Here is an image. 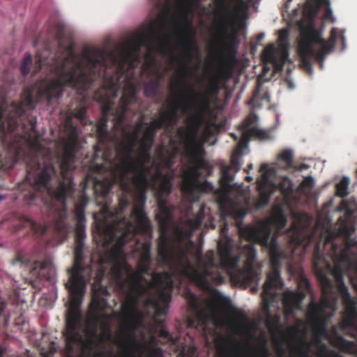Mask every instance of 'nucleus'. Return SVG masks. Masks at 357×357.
<instances>
[{
    "instance_id": "obj_29",
    "label": "nucleus",
    "mask_w": 357,
    "mask_h": 357,
    "mask_svg": "<svg viewBox=\"0 0 357 357\" xmlns=\"http://www.w3.org/2000/svg\"><path fill=\"white\" fill-rule=\"evenodd\" d=\"M229 38L230 40V42L228 45V49L229 50V54L228 56V58L225 63V68L224 70L225 74L230 77L232 75L233 73V66L236 63L237 60L236 57V50L234 49L231 45V43L234 42L236 39V31H234V33L230 36H229Z\"/></svg>"
},
{
    "instance_id": "obj_18",
    "label": "nucleus",
    "mask_w": 357,
    "mask_h": 357,
    "mask_svg": "<svg viewBox=\"0 0 357 357\" xmlns=\"http://www.w3.org/2000/svg\"><path fill=\"white\" fill-rule=\"evenodd\" d=\"M13 265H20L26 268L33 275L40 274V271L47 267L46 261L37 259L34 256L22 251L17 252L15 257L12 260Z\"/></svg>"
},
{
    "instance_id": "obj_9",
    "label": "nucleus",
    "mask_w": 357,
    "mask_h": 357,
    "mask_svg": "<svg viewBox=\"0 0 357 357\" xmlns=\"http://www.w3.org/2000/svg\"><path fill=\"white\" fill-rule=\"evenodd\" d=\"M290 168V149H286L278 155L277 162L271 165L262 164L260 167L261 172V178L257 181V188L259 197L257 202V207L261 208L268 204L271 194L275 190H278L284 201L286 205H290V179L284 176L276 181V178L280 169Z\"/></svg>"
},
{
    "instance_id": "obj_12",
    "label": "nucleus",
    "mask_w": 357,
    "mask_h": 357,
    "mask_svg": "<svg viewBox=\"0 0 357 357\" xmlns=\"http://www.w3.org/2000/svg\"><path fill=\"white\" fill-rule=\"evenodd\" d=\"M196 112L195 114L189 117L188 121V142L187 144V149H193L197 146H202L201 143H198L197 136L199 130L203 124H205L204 130V141L206 142L208 137L213 135L212 127H215V123L210 121L206 120V114L209 113L210 110L203 109L200 105L195 103H191Z\"/></svg>"
},
{
    "instance_id": "obj_33",
    "label": "nucleus",
    "mask_w": 357,
    "mask_h": 357,
    "mask_svg": "<svg viewBox=\"0 0 357 357\" xmlns=\"http://www.w3.org/2000/svg\"><path fill=\"white\" fill-rule=\"evenodd\" d=\"M218 6L225 13L221 20V24L223 29L226 31L230 25V20L232 17L231 4L229 0H218Z\"/></svg>"
},
{
    "instance_id": "obj_52",
    "label": "nucleus",
    "mask_w": 357,
    "mask_h": 357,
    "mask_svg": "<svg viewBox=\"0 0 357 357\" xmlns=\"http://www.w3.org/2000/svg\"><path fill=\"white\" fill-rule=\"evenodd\" d=\"M291 220L293 219H295L296 217V213L294 211L293 208L291 207ZM296 229V225L294 222L291 221V245L294 243L295 236H294V231Z\"/></svg>"
},
{
    "instance_id": "obj_50",
    "label": "nucleus",
    "mask_w": 357,
    "mask_h": 357,
    "mask_svg": "<svg viewBox=\"0 0 357 357\" xmlns=\"http://www.w3.org/2000/svg\"><path fill=\"white\" fill-rule=\"evenodd\" d=\"M250 139H245L243 137V124L242 125V139L241 141L239 142V144H238V146L236 148V154H241V151L246 149L248 147V142L250 140Z\"/></svg>"
},
{
    "instance_id": "obj_24",
    "label": "nucleus",
    "mask_w": 357,
    "mask_h": 357,
    "mask_svg": "<svg viewBox=\"0 0 357 357\" xmlns=\"http://www.w3.org/2000/svg\"><path fill=\"white\" fill-rule=\"evenodd\" d=\"M204 218V206H202L199 211L197 213L195 218L188 219L184 222V226L186 227L187 231H184L183 227H176V231L181 237L183 236H191L195 230L198 229L202 222Z\"/></svg>"
},
{
    "instance_id": "obj_36",
    "label": "nucleus",
    "mask_w": 357,
    "mask_h": 357,
    "mask_svg": "<svg viewBox=\"0 0 357 357\" xmlns=\"http://www.w3.org/2000/svg\"><path fill=\"white\" fill-rule=\"evenodd\" d=\"M271 219L279 228H283L287 223V219L284 211L280 206H276L273 208V214Z\"/></svg>"
},
{
    "instance_id": "obj_45",
    "label": "nucleus",
    "mask_w": 357,
    "mask_h": 357,
    "mask_svg": "<svg viewBox=\"0 0 357 357\" xmlns=\"http://www.w3.org/2000/svg\"><path fill=\"white\" fill-rule=\"evenodd\" d=\"M349 183V179L344 177L336 185L337 195L339 197H345L348 195L347 189Z\"/></svg>"
},
{
    "instance_id": "obj_37",
    "label": "nucleus",
    "mask_w": 357,
    "mask_h": 357,
    "mask_svg": "<svg viewBox=\"0 0 357 357\" xmlns=\"http://www.w3.org/2000/svg\"><path fill=\"white\" fill-rule=\"evenodd\" d=\"M336 345L343 352L348 354L355 353L356 343L349 341L341 336L337 337Z\"/></svg>"
},
{
    "instance_id": "obj_7",
    "label": "nucleus",
    "mask_w": 357,
    "mask_h": 357,
    "mask_svg": "<svg viewBox=\"0 0 357 357\" xmlns=\"http://www.w3.org/2000/svg\"><path fill=\"white\" fill-rule=\"evenodd\" d=\"M320 0H307L304 8L303 15L306 22H299L300 41L298 54L300 57V66L306 72L312 71V61L322 62L326 55L333 49L335 38L332 37L329 41L322 38V31L315 26L314 20L320 8Z\"/></svg>"
},
{
    "instance_id": "obj_59",
    "label": "nucleus",
    "mask_w": 357,
    "mask_h": 357,
    "mask_svg": "<svg viewBox=\"0 0 357 357\" xmlns=\"http://www.w3.org/2000/svg\"><path fill=\"white\" fill-rule=\"evenodd\" d=\"M319 248H320V245L318 243L316 244V245L314 247V259H319L321 258V255L319 253Z\"/></svg>"
},
{
    "instance_id": "obj_49",
    "label": "nucleus",
    "mask_w": 357,
    "mask_h": 357,
    "mask_svg": "<svg viewBox=\"0 0 357 357\" xmlns=\"http://www.w3.org/2000/svg\"><path fill=\"white\" fill-rule=\"evenodd\" d=\"M320 282L322 285L323 292L326 293L327 289H330L331 287V280L323 273H320L319 275Z\"/></svg>"
},
{
    "instance_id": "obj_5",
    "label": "nucleus",
    "mask_w": 357,
    "mask_h": 357,
    "mask_svg": "<svg viewBox=\"0 0 357 357\" xmlns=\"http://www.w3.org/2000/svg\"><path fill=\"white\" fill-rule=\"evenodd\" d=\"M82 195L74 209L75 218L77 221L75 229L74 264L69 271V284H66L70 294V307L66 319V331L64 333L66 349L68 353L74 350V345L81 339L79 332L82 321L80 310L82 299L86 291V279L83 275L84 250L86 238V217L85 208L89 198L86 190L90 186L86 185L84 189V181L81 183Z\"/></svg>"
},
{
    "instance_id": "obj_46",
    "label": "nucleus",
    "mask_w": 357,
    "mask_h": 357,
    "mask_svg": "<svg viewBox=\"0 0 357 357\" xmlns=\"http://www.w3.org/2000/svg\"><path fill=\"white\" fill-rule=\"evenodd\" d=\"M32 64V56L29 53H26L24 56L22 63L20 66V72L24 75L26 76L30 72V66Z\"/></svg>"
},
{
    "instance_id": "obj_16",
    "label": "nucleus",
    "mask_w": 357,
    "mask_h": 357,
    "mask_svg": "<svg viewBox=\"0 0 357 357\" xmlns=\"http://www.w3.org/2000/svg\"><path fill=\"white\" fill-rule=\"evenodd\" d=\"M175 98L176 100L171 101L169 103L167 110L160 112V114L170 126L176 123L178 120V109H182L184 112L191 107L190 97L186 96L183 89L175 93Z\"/></svg>"
},
{
    "instance_id": "obj_43",
    "label": "nucleus",
    "mask_w": 357,
    "mask_h": 357,
    "mask_svg": "<svg viewBox=\"0 0 357 357\" xmlns=\"http://www.w3.org/2000/svg\"><path fill=\"white\" fill-rule=\"evenodd\" d=\"M261 84L258 82L257 85L253 92V95L252 98L249 101V104H254L255 102L257 101L258 100H267L268 102L270 101V96L268 92H265L262 96H261Z\"/></svg>"
},
{
    "instance_id": "obj_17",
    "label": "nucleus",
    "mask_w": 357,
    "mask_h": 357,
    "mask_svg": "<svg viewBox=\"0 0 357 357\" xmlns=\"http://www.w3.org/2000/svg\"><path fill=\"white\" fill-rule=\"evenodd\" d=\"M342 290L344 312L340 324L342 330H347L354 327L357 320V299L350 295L348 289L344 284Z\"/></svg>"
},
{
    "instance_id": "obj_39",
    "label": "nucleus",
    "mask_w": 357,
    "mask_h": 357,
    "mask_svg": "<svg viewBox=\"0 0 357 357\" xmlns=\"http://www.w3.org/2000/svg\"><path fill=\"white\" fill-rule=\"evenodd\" d=\"M214 190L213 185L207 181H204L203 182H197L195 183V188L191 192H186L187 194L194 195L198 193H210L213 192Z\"/></svg>"
},
{
    "instance_id": "obj_25",
    "label": "nucleus",
    "mask_w": 357,
    "mask_h": 357,
    "mask_svg": "<svg viewBox=\"0 0 357 357\" xmlns=\"http://www.w3.org/2000/svg\"><path fill=\"white\" fill-rule=\"evenodd\" d=\"M119 346L123 349V357H135V350L142 349V345L137 342L133 333L121 337Z\"/></svg>"
},
{
    "instance_id": "obj_64",
    "label": "nucleus",
    "mask_w": 357,
    "mask_h": 357,
    "mask_svg": "<svg viewBox=\"0 0 357 357\" xmlns=\"http://www.w3.org/2000/svg\"><path fill=\"white\" fill-rule=\"evenodd\" d=\"M233 343H234V345L235 346V350H236V353L239 354V352H240L239 343L236 340H233Z\"/></svg>"
},
{
    "instance_id": "obj_26",
    "label": "nucleus",
    "mask_w": 357,
    "mask_h": 357,
    "mask_svg": "<svg viewBox=\"0 0 357 357\" xmlns=\"http://www.w3.org/2000/svg\"><path fill=\"white\" fill-rule=\"evenodd\" d=\"M170 126L167 123V122H166L164 117L160 113V116L158 119L152 121L148 125V126L146 127L142 137L152 142H155V138L158 130L162 128L167 129Z\"/></svg>"
},
{
    "instance_id": "obj_40",
    "label": "nucleus",
    "mask_w": 357,
    "mask_h": 357,
    "mask_svg": "<svg viewBox=\"0 0 357 357\" xmlns=\"http://www.w3.org/2000/svg\"><path fill=\"white\" fill-rule=\"evenodd\" d=\"M263 245L268 248L270 259H280L282 258V253L279 250V246L275 238H271L269 237L268 243Z\"/></svg>"
},
{
    "instance_id": "obj_13",
    "label": "nucleus",
    "mask_w": 357,
    "mask_h": 357,
    "mask_svg": "<svg viewBox=\"0 0 357 357\" xmlns=\"http://www.w3.org/2000/svg\"><path fill=\"white\" fill-rule=\"evenodd\" d=\"M187 150L190 161L193 166L185 173L181 188L184 192H191L201 176L199 169L206 168L207 162L203 158L205 151L202 146H197Z\"/></svg>"
},
{
    "instance_id": "obj_41",
    "label": "nucleus",
    "mask_w": 357,
    "mask_h": 357,
    "mask_svg": "<svg viewBox=\"0 0 357 357\" xmlns=\"http://www.w3.org/2000/svg\"><path fill=\"white\" fill-rule=\"evenodd\" d=\"M185 297L187 300L189 307L193 310H199L200 308V302L195 294L187 289L185 291Z\"/></svg>"
},
{
    "instance_id": "obj_28",
    "label": "nucleus",
    "mask_w": 357,
    "mask_h": 357,
    "mask_svg": "<svg viewBox=\"0 0 357 357\" xmlns=\"http://www.w3.org/2000/svg\"><path fill=\"white\" fill-rule=\"evenodd\" d=\"M300 337L298 341L297 351L300 357H310L312 342L308 338V330L303 328L300 330Z\"/></svg>"
},
{
    "instance_id": "obj_8",
    "label": "nucleus",
    "mask_w": 357,
    "mask_h": 357,
    "mask_svg": "<svg viewBox=\"0 0 357 357\" xmlns=\"http://www.w3.org/2000/svg\"><path fill=\"white\" fill-rule=\"evenodd\" d=\"M172 177L168 174H164L160 171L149 178L148 185L144 191L140 189L133 188V192H137L136 204L133 206L130 216L135 220V224L139 227L143 231H149L151 225L144 209L146 203V194L149 188L155 191L158 213L156 215V220L158 222L160 228L165 234L168 231L173 222V212L174 207L169 204L167 197L172 191Z\"/></svg>"
},
{
    "instance_id": "obj_30",
    "label": "nucleus",
    "mask_w": 357,
    "mask_h": 357,
    "mask_svg": "<svg viewBox=\"0 0 357 357\" xmlns=\"http://www.w3.org/2000/svg\"><path fill=\"white\" fill-rule=\"evenodd\" d=\"M49 49L45 48L41 52H38L36 55L35 70L33 73L36 74L39 72L43 65H52L53 61L50 59L49 57L51 54Z\"/></svg>"
},
{
    "instance_id": "obj_47",
    "label": "nucleus",
    "mask_w": 357,
    "mask_h": 357,
    "mask_svg": "<svg viewBox=\"0 0 357 357\" xmlns=\"http://www.w3.org/2000/svg\"><path fill=\"white\" fill-rule=\"evenodd\" d=\"M236 5L234 7V13L236 15H244L248 9V4L244 0H236Z\"/></svg>"
},
{
    "instance_id": "obj_48",
    "label": "nucleus",
    "mask_w": 357,
    "mask_h": 357,
    "mask_svg": "<svg viewBox=\"0 0 357 357\" xmlns=\"http://www.w3.org/2000/svg\"><path fill=\"white\" fill-rule=\"evenodd\" d=\"M284 314L287 321L289 320L290 317V290L286 289L284 293Z\"/></svg>"
},
{
    "instance_id": "obj_57",
    "label": "nucleus",
    "mask_w": 357,
    "mask_h": 357,
    "mask_svg": "<svg viewBox=\"0 0 357 357\" xmlns=\"http://www.w3.org/2000/svg\"><path fill=\"white\" fill-rule=\"evenodd\" d=\"M258 357H270L269 349L266 347H264L261 349Z\"/></svg>"
},
{
    "instance_id": "obj_38",
    "label": "nucleus",
    "mask_w": 357,
    "mask_h": 357,
    "mask_svg": "<svg viewBox=\"0 0 357 357\" xmlns=\"http://www.w3.org/2000/svg\"><path fill=\"white\" fill-rule=\"evenodd\" d=\"M142 253L139 257L138 264L146 265L151 267V243L149 242H145L142 246Z\"/></svg>"
},
{
    "instance_id": "obj_35",
    "label": "nucleus",
    "mask_w": 357,
    "mask_h": 357,
    "mask_svg": "<svg viewBox=\"0 0 357 357\" xmlns=\"http://www.w3.org/2000/svg\"><path fill=\"white\" fill-rule=\"evenodd\" d=\"M233 176L229 173V168L226 167L222 170L220 178V188L225 193H229L232 190L231 184L233 181Z\"/></svg>"
},
{
    "instance_id": "obj_20",
    "label": "nucleus",
    "mask_w": 357,
    "mask_h": 357,
    "mask_svg": "<svg viewBox=\"0 0 357 357\" xmlns=\"http://www.w3.org/2000/svg\"><path fill=\"white\" fill-rule=\"evenodd\" d=\"M183 31L188 37L181 39L178 43V46L183 50L184 56L188 62H189L192 59L193 52L198 50L197 43L195 39V31L192 27L191 21L186 20L183 27Z\"/></svg>"
},
{
    "instance_id": "obj_54",
    "label": "nucleus",
    "mask_w": 357,
    "mask_h": 357,
    "mask_svg": "<svg viewBox=\"0 0 357 357\" xmlns=\"http://www.w3.org/2000/svg\"><path fill=\"white\" fill-rule=\"evenodd\" d=\"M149 357H164L162 349L160 347L153 349Z\"/></svg>"
},
{
    "instance_id": "obj_32",
    "label": "nucleus",
    "mask_w": 357,
    "mask_h": 357,
    "mask_svg": "<svg viewBox=\"0 0 357 357\" xmlns=\"http://www.w3.org/2000/svg\"><path fill=\"white\" fill-rule=\"evenodd\" d=\"M161 75L154 79L146 82L144 85V94L147 98L156 97L160 88Z\"/></svg>"
},
{
    "instance_id": "obj_27",
    "label": "nucleus",
    "mask_w": 357,
    "mask_h": 357,
    "mask_svg": "<svg viewBox=\"0 0 357 357\" xmlns=\"http://www.w3.org/2000/svg\"><path fill=\"white\" fill-rule=\"evenodd\" d=\"M241 236L250 242H257L261 245H266L269 241V234L261 236V231L253 227H246L241 229Z\"/></svg>"
},
{
    "instance_id": "obj_53",
    "label": "nucleus",
    "mask_w": 357,
    "mask_h": 357,
    "mask_svg": "<svg viewBox=\"0 0 357 357\" xmlns=\"http://www.w3.org/2000/svg\"><path fill=\"white\" fill-rule=\"evenodd\" d=\"M159 335H160V337H161L167 340H171L172 338L171 334L164 327H162L160 328V330L159 331Z\"/></svg>"
},
{
    "instance_id": "obj_14",
    "label": "nucleus",
    "mask_w": 357,
    "mask_h": 357,
    "mask_svg": "<svg viewBox=\"0 0 357 357\" xmlns=\"http://www.w3.org/2000/svg\"><path fill=\"white\" fill-rule=\"evenodd\" d=\"M270 264L271 271L267 274V278L261 293L263 310L266 313H268L271 303L273 301L276 296V294L273 291V289L281 290L284 285L280 273V259H270Z\"/></svg>"
},
{
    "instance_id": "obj_60",
    "label": "nucleus",
    "mask_w": 357,
    "mask_h": 357,
    "mask_svg": "<svg viewBox=\"0 0 357 357\" xmlns=\"http://www.w3.org/2000/svg\"><path fill=\"white\" fill-rule=\"evenodd\" d=\"M324 17H325V19L331 20L332 22L334 21L333 17L332 10L330 8H328L326 9L325 14H324Z\"/></svg>"
},
{
    "instance_id": "obj_44",
    "label": "nucleus",
    "mask_w": 357,
    "mask_h": 357,
    "mask_svg": "<svg viewBox=\"0 0 357 357\" xmlns=\"http://www.w3.org/2000/svg\"><path fill=\"white\" fill-rule=\"evenodd\" d=\"M146 66L149 68L155 62V49L151 42L146 47V52L144 54Z\"/></svg>"
},
{
    "instance_id": "obj_15",
    "label": "nucleus",
    "mask_w": 357,
    "mask_h": 357,
    "mask_svg": "<svg viewBox=\"0 0 357 357\" xmlns=\"http://www.w3.org/2000/svg\"><path fill=\"white\" fill-rule=\"evenodd\" d=\"M220 88V82L217 77L211 78L207 87L201 93L195 92L194 88L190 87L188 89L191 95L190 102L199 105L204 109L210 110L211 102L218 97Z\"/></svg>"
},
{
    "instance_id": "obj_56",
    "label": "nucleus",
    "mask_w": 357,
    "mask_h": 357,
    "mask_svg": "<svg viewBox=\"0 0 357 357\" xmlns=\"http://www.w3.org/2000/svg\"><path fill=\"white\" fill-rule=\"evenodd\" d=\"M248 252H249L248 260L250 261V262H252V261L255 259V258L256 257V251L252 248V245H249Z\"/></svg>"
},
{
    "instance_id": "obj_23",
    "label": "nucleus",
    "mask_w": 357,
    "mask_h": 357,
    "mask_svg": "<svg viewBox=\"0 0 357 357\" xmlns=\"http://www.w3.org/2000/svg\"><path fill=\"white\" fill-rule=\"evenodd\" d=\"M109 292L106 287L101 286L98 289L93 291L92 301L90 309L99 321V316L108 306L107 299L102 295H108Z\"/></svg>"
},
{
    "instance_id": "obj_42",
    "label": "nucleus",
    "mask_w": 357,
    "mask_h": 357,
    "mask_svg": "<svg viewBox=\"0 0 357 357\" xmlns=\"http://www.w3.org/2000/svg\"><path fill=\"white\" fill-rule=\"evenodd\" d=\"M314 185V180L312 176H308L304 178L298 186V190L304 195H308Z\"/></svg>"
},
{
    "instance_id": "obj_6",
    "label": "nucleus",
    "mask_w": 357,
    "mask_h": 357,
    "mask_svg": "<svg viewBox=\"0 0 357 357\" xmlns=\"http://www.w3.org/2000/svg\"><path fill=\"white\" fill-rule=\"evenodd\" d=\"M101 83L100 89L94 93V100L101 104V118L97 126L98 144L94 146V153L90 163V171L88 175L100 177L114 156L116 151L109 149L106 142L109 137L107 130V121L110 116L114 121V126L116 129L124 130L126 114L129 106L137 102V89L132 83H127L123 93L120 99L119 105L114 108V99L116 98L118 92L114 96L109 89L107 81L97 79Z\"/></svg>"
},
{
    "instance_id": "obj_1",
    "label": "nucleus",
    "mask_w": 357,
    "mask_h": 357,
    "mask_svg": "<svg viewBox=\"0 0 357 357\" xmlns=\"http://www.w3.org/2000/svg\"><path fill=\"white\" fill-rule=\"evenodd\" d=\"M65 73L63 62L57 79L41 80L25 87L20 102L8 104L2 96L0 100V169L12 167L20 160L25 162L26 176L19 183L18 189L26 204H35L41 192L45 191L61 204L62 208L54 221L55 229L59 233L68 231L66 200L73 197L75 191L72 172L78 149V135L71 121L73 118L84 121L86 107L79 103L68 112L66 125L70 128V133L59 165L63 181L55 189L50 187V183L57 176V170L50 158V151L43 144V137L36 130V118L22 117L26 110L33 109L40 101L45 100L49 106L56 103L65 86L76 89L80 93L90 90L70 84L63 79Z\"/></svg>"
},
{
    "instance_id": "obj_11",
    "label": "nucleus",
    "mask_w": 357,
    "mask_h": 357,
    "mask_svg": "<svg viewBox=\"0 0 357 357\" xmlns=\"http://www.w3.org/2000/svg\"><path fill=\"white\" fill-rule=\"evenodd\" d=\"M282 15L286 20L287 27L285 29L280 31L278 47H276L274 44H269L264 48L261 54L262 61L266 63L272 64L275 73H280L283 70L284 63L288 59L289 50L288 38L290 29V14L287 10H282Z\"/></svg>"
},
{
    "instance_id": "obj_62",
    "label": "nucleus",
    "mask_w": 357,
    "mask_h": 357,
    "mask_svg": "<svg viewBox=\"0 0 357 357\" xmlns=\"http://www.w3.org/2000/svg\"><path fill=\"white\" fill-rule=\"evenodd\" d=\"M181 70V71H185V72L189 73V72H190L191 68L188 65V63H184L182 64Z\"/></svg>"
},
{
    "instance_id": "obj_61",
    "label": "nucleus",
    "mask_w": 357,
    "mask_h": 357,
    "mask_svg": "<svg viewBox=\"0 0 357 357\" xmlns=\"http://www.w3.org/2000/svg\"><path fill=\"white\" fill-rule=\"evenodd\" d=\"M337 222L344 229H347V218L346 217H340Z\"/></svg>"
},
{
    "instance_id": "obj_31",
    "label": "nucleus",
    "mask_w": 357,
    "mask_h": 357,
    "mask_svg": "<svg viewBox=\"0 0 357 357\" xmlns=\"http://www.w3.org/2000/svg\"><path fill=\"white\" fill-rule=\"evenodd\" d=\"M17 227L18 229L28 227L35 233L40 234H44L46 231V227L45 226L38 224L36 221L25 216H22L20 218V223Z\"/></svg>"
},
{
    "instance_id": "obj_21",
    "label": "nucleus",
    "mask_w": 357,
    "mask_h": 357,
    "mask_svg": "<svg viewBox=\"0 0 357 357\" xmlns=\"http://www.w3.org/2000/svg\"><path fill=\"white\" fill-rule=\"evenodd\" d=\"M312 289L309 280L302 273L297 280V290H291V317L294 308L301 309L303 300L307 295L311 294Z\"/></svg>"
},
{
    "instance_id": "obj_3",
    "label": "nucleus",
    "mask_w": 357,
    "mask_h": 357,
    "mask_svg": "<svg viewBox=\"0 0 357 357\" xmlns=\"http://www.w3.org/2000/svg\"><path fill=\"white\" fill-rule=\"evenodd\" d=\"M161 42V47L167 46L168 38L160 28L151 24L148 33L139 35L124 49L118 53L105 52L98 48L86 50L82 59L73 62L68 68L65 66L63 79L73 86L82 89H91L97 79L107 81V84L115 96L120 89V80L128 70L134 69L140 60L141 49L152 42L154 38ZM63 61L66 64L68 59L74 61L75 55L72 46L66 47Z\"/></svg>"
},
{
    "instance_id": "obj_55",
    "label": "nucleus",
    "mask_w": 357,
    "mask_h": 357,
    "mask_svg": "<svg viewBox=\"0 0 357 357\" xmlns=\"http://www.w3.org/2000/svg\"><path fill=\"white\" fill-rule=\"evenodd\" d=\"M285 342L287 349L290 350V326H287L285 329Z\"/></svg>"
},
{
    "instance_id": "obj_2",
    "label": "nucleus",
    "mask_w": 357,
    "mask_h": 357,
    "mask_svg": "<svg viewBox=\"0 0 357 357\" xmlns=\"http://www.w3.org/2000/svg\"><path fill=\"white\" fill-rule=\"evenodd\" d=\"M138 232L146 233L141 230L139 226L130 217L116 215L112 222L107 226L104 231L106 246H111V250L106 255L111 263L110 273L112 278L120 282L121 289L125 282L128 289L126 301L122 303V314L124 318L131 319L138 310L144 296H149L148 303H153L151 296L152 291L161 289L163 286H172V277L182 271L199 287L206 289L211 282L220 284L225 282V277L220 270L227 271L232 280L250 284L259 280V273L252 266L247 268H241L238 264L239 255H234L233 245L229 238L220 240L218 243V254L220 263L215 261L213 250H208L204 255L201 251L196 252L197 267H194L189 260L187 252L179 249L172 239L165 234H162L158 245V257L162 266L169 271L149 273L150 266L138 264L137 269L134 271L124 257L123 247L132 241Z\"/></svg>"
},
{
    "instance_id": "obj_63",
    "label": "nucleus",
    "mask_w": 357,
    "mask_h": 357,
    "mask_svg": "<svg viewBox=\"0 0 357 357\" xmlns=\"http://www.w3.org/2000/svg\"><path fill=\"white\" fill-rule=\"evenodd\" d=\"M265 37V35L264 33H259L257 37H256V40H257V43H260L261 41H262L264 40Z\"/></svg>"
},
{
    "instance_id": "obj_34",
    "label": "nucleus",
    "mask_w": 357,
    "mask_h": 357,
    "mask_svg": "<svg viewBox=\"0 0 357 357\" xmlns=\"http://www.w3.org/2000/svg\"><path fill=\"white\" fill-rule=\"evenodd\" d=\"M177 153V148H175L174 150H169L166 149L165 146H161L157 151L158 157L162 159H165L166 165L169 167L173 165L174 160L176 158Z\"/></svg>"
},
{
    "instance_id": "obj_22",
    "label": "nucleus",
    "mask_w": 357,
    "mask_h": 357,
    "mask_svg": "<svg viewBox=\"0 0 357 357\" xmlns=\"http://www.w3.org/2000/svg\"><path fill=\"white\" fill-rule=\"evenodd\" d=\"M257 116L250 114L243 122V137L251 139L257 137L260 140H270L272 139L271 131L261 130L255 126Z\"/></svg>"
},
{
    "instance_id": "obj_58",
    "label": "nucleus",
    "mask_w": 357,
    "mask_h": 357,
    "mask_svg": "<svg viewBox=\"0 0 357 357\" xmlns=\"http://www.w3.org/2000/svg\"><path fill=\"white\" fill-rule=\"evenodd\" d=\"M291 357H294V335L296 331V326H293L291 324Z\"/></svg>"
},
{
    "instance_id": "obj_10",
    "label": "nucleus",
    "mask_w": 357,
    "mask_h": 357,
    "mask_svg": "<svg viewBox=\"0 0 357 357\" xmlns=\"http://www.w3.org/2000/svg\"><path fill=\"white\" fill-rule=\"evenodd\" d=\"M335 260L333 274L338 282L343 283L344 275H348L350 282L357 291V241L347 237L344 246L339 255L336 254L337 245H332Z\"/></svg>"
},
{
    "instance_id": "obj_19",
    "label": "nucleus",
    "mask_w": 357,
    "mask_h": 357,
    "mask_svg": "<svg viewBox=\"0 0 357 357\" xmlns=\"http://www.w3.org/2000/svg\"><path fill=\"white\" fill-rule=\"evenodd\" d=\"M166 286H163L161 289H155L152 291L151 296L153 300V303H148L149 296H144V307H152L155 309L158 315H165L167 311L168 303L171 300V294L164 291Z\"/></svg>"
},
{
    "instance_id": "obj_51",
    "label": "nucleus",
    "mask_w": 357,
    "mask_h": 357,
    "mask_svg": "<svg viewBox=\"0 0 357 357\" xmlns=\"http://www.w3.org/2000/svg\"><path fill=\"white\" fill-rule=\"evenodd\" d=\"M309 168H310V165H308L307 164L302 163L300 165H296V164H294L293 162V161L291 160V172L293 171H303L304 169H307Z\"/></svg>"
},
{
    "instance_id": "obj_4",
    "label": "nucleus",
    "mask_w": 357,
    "mask_h": 357,
    "mask_svg": "<svg viewBox=\"0 0 357 357\" xmlns=\"http://www.w3.org/2000/svg\"><path fill=\"white\" fill-rule=\"evenodd\" d=\"M153 144L154 142L139 138L138 130L134 131L129 137V143L121 144V149L116 150V156L109 162L100 178L86 176L84 189L89 185L97 196L105 197L114 184L119 185L122 195L116 215H123L130 205L133 188L144 192L147 188L150 167L146 165L151 160V150Z\"/></svg>"
}]
</instances>
